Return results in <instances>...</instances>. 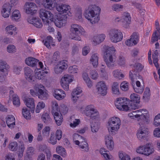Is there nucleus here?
Wrapping results in <instances>:
<instances>
[{
	"instance_id": "obj_9",
	"label": "nucleus",
	"mask_w": 160,
	"mask_h": 160,
	"mask_svg": "<svg viewBox=\"0 0 160 160\" xmlns=\"http://www.w3.org/2000/svg\"><path fill=\"white\" fill-rule=\"evenodd\" d=\"M34 88L37 92L39 98L45 100L48 98L49 95L43 85L41 84H36Z\"/></svg>"
},
{
	"instance_id": "obj_47",
	"label": "nucleus",
	"mask_w": 160,
	"mask_h": 160,
	"mask_svg": "<svg viewBox=\"0 0 160 160\" xmlns=\"http://www.w3.org/2000/svg\"><path fill=\"white\" fill-rule=\"evenodd\" d=\"M56 151L57 153L63 157H65L66 154L65 149L62 146H58L56 148Z\"/></svg>"
},
{
	"instance_id": "obj_15",
	"label": "nucleus",
	"mask_w": 160,
	"mask_h": 160,
	"mask_svg": "<svg viewBox=\"0 0 160 160\" xmlns=\"http://www.w3.org/2000/svg\"><path fill=\"white\" fill-rule=\"evenodd\" d=\"M96 89L98 93L101 95L104 96L107 93V88L104 81L98 82L96 85Z\"/></svg>"
},
{
	"instance_id": "obj_35",
	"label": "nucleus",
	"mask_w": 160,
	"mask_h": 160,
	"mask_svg": "<svg viewBox=\"0 0 160 160\" xmlns=\"http://www.w3.org/2000/svg\"><path fill=\"white\" fill-rule=\"evenodd\" d=\"M82 77L83 79L86 83L88 86L91 87L92 86V83L90 78L89 77L88 74L87 72H84L82 74Z\"/></svg>"
},
{
	"instance_id": "obj_25",
	"label": "nucleus",
	"mask_w": 160,
	"mask_h": 160,
	"mask_svg": "<svg viewBox=\"0 0 160 160\" xmlns=\"http://www.w3.org/2000/svg\"><path fill=\"white\" fill-rule=\"evenodd\" d=\"M106 37L105 35L104 34L97 35L94 36L93 42L94 45H96L102 42Z\"/></svg>"
},
{
	"instance_id": "obj_49",
	"label": "nucleus",
	"mask_w": 160,
	"mask_h": 160,
	"mask_svg": "<svg viewBox=\"0 0 160 160\" xmlns=\"http://www.w3.org/2000/svg\"><path fill=\"white\" fill-rule=\"evenodd\" d=\"M89 73L91 78L93 80L97 79L99 77V75L97 71L95 70H90Z\"/></svg>"
},
{
	"instance_id": "obj_31",
	"label": "nucleus",
	"mask_w": 160,
	"mask_h": 160,
	"mask_svg": "<svg viewBox=\"0 0 160 160\" xmlns=\"http://www.w3.org/2000/svg\"><path fill=\"white\" fill-rule=\"evenodd\" d=\"M117 64L121 67H125L126 65V59L124 56L120 54L116 61Z\"/></svg>"
},
{
	"instance_id": "obj_14",
	"label": "nucleus",
	"mask_w": 160,
	"mask_h": 160,
	"mask_svg": "<svg viewBox=\"0 0 160 160\" xmlns=\"http://www.w3.org/2000/svg\"><path fill=\"white\" fill-rule=\"evenodd\" d=\"M67 17L66 15L59 14L57 17L56 19H54L53 22L56 26L61 28L65 25L67 23Z\"/></svg>"
},
{
	"instance_id": "obj_10",
	"label": "nucleus",
	"mask_w": 160,
	"mask_h": 160,
	"mask_svg": "<svg viewBox=\"0 0 160 160\" xmlns=\"http://www.w3.org/2000/svg\"><path fill=\"white\" fill-rule=\"evenodd\" d=\"M128 101L125 98H118L115 102V106L117 109L125 111H128Z\"/></svg>"
},
{
	"instance_id": "obj_22",
	"label": "nucleus",
	"mask_w": 160,
	"mask_h": 160,
	"mask_svg": "<svg viewBox=\"0 0 160 160\" xmlns=\"http://www.w3.org/2000/svg\"><path fill=\"white\" fill-rule=\"evenodd\" d=\"M105 145L107 148L112 150L114 147V143L112 137L110 135H107L105 137Z\"/></svg>"
},
{
	"instance_id": "obj_40",
	"label": "nucleus",
	"mask_w": 160,
	"mask_h": 160,
	"mask_svg": "<svg viewBox=\"0 0 160 160\" xmlns=\"http://www.w3.org/2000/svg\"><path fill=\"white\" fill-rule=\"evenodd\" d=\"M42 119L43 122L47 124L49 123L51 120L49 114L47 112H44L42 114Z\"/></svg>"
},
{
	"instance_id": "obj_8",
	"label": "nucleus",
	"mask_w": 160,
	"mask_h": 160,
	"mask_svg": "<svg viewBox=\"0 0 160 160\" xmlns=\"http://www.w3.org/2000/svg\"><path fill=\"white\" fill-rule=\"evenodd\" d=\"M39 16L42 19L44 23L46 25H49V20H53V15L49 11L44 9H41L39 11Z\"/></svg>"
},
{
	"instance_id": "obj_64",
	"label": "nucleus",
	"mask_w": 160,
	"mask_h": 160,
	"mask_svg": "<svg viewBox=\"0 0 160 160\" xmlns=\"http://www.w3.org/2000/svg\"><path fill=\"white\" fill-rule=\"evenodd\" d=\"M120 160H130V158L127 154L120 153L119 155Z\"/></svg>"
},
{
	"instance_id": "obj_33",
	"label": "nucleus",
	"mask_w": 160,
	"mask_h": 160,
	"mask_svg": "<svg viewBox=\"0 0 160 160\" xmlns=\"http://www.w3.org/2000/svg\"><path fill=\"white\" fill-rule=\"evenodd\" d=\"M53 115L57 124L58 126L61 125L63 121V118L61 113L60 112H55Z\"/></svg>"
},
{
	"instance_id": "obj_56",
	"label": "nucleus",
	"mask_w": 160,
	"mask_h": 160,
	"mask_svg": "<svg viewBox=\"0 0 160 160\" xmlns=\"http://www.w3.org/2000/svg\"><path fill=\"white\" fill-rule=\"evenodd\" d=\"M52 114H54L55 112H59L58 111V104L55 101H53L52 102Z\"/></svg>"
},
{
	"instance_id": "obj_60",
	"label": "nucleus",
	"mask_w": 160,
	"mask_h": 160,
	"mask_svg": "<svg viewBox=\"0 0 160 160\" xmlns=\"http://www.w3.org/2000/svg\"><path fill=\"white\" fill-rule=\"evenodd\" d=\"M81 122L79 119H75L73 120L72 122L70 124V126L72 128H74L80 124Z\"/></svg>"
},
{
	"instance_id": "obj_7",
	"label": "nucleus",
	"mask_w": 160,
	"mask_h": 160,
	"mask_svg": "<svg viewBox=\"0 0 160 160\" xmlns=\"http://www.w3.org/2000/svg\"><path fill=\"white\" fill-rule=\"evenodd\" d=\"M108 35L110 41L115 43L121 41L123 38L122 32L120 30L115 28L110 30L108 32Z\"/></svg>"
},
{
	"instance_id": "obj_12",
	"label": "nucleus",
	"mask_w": 160,
	"mask_h": 160,
	"mask_svg": "<svg viewBox=\"0 0 160 160\" xmlns=\"http://www.w3.org/2000/svg\"><path fill=\"white\" fill-rule=\"evenodd\" d=\"M146 110L144 109L136 110L137 112V118L139 119L138 120V123L140 121H143L145 124H148L150 122L148 114Z\"/></svg>"
},
{
	"instance_id": "obj_30",
	"label": "nucleus",
	"mask_w": 160,
	"mask_h": 160,
	"mask_svg": "<svg viewBox=\"0 0 160 160\" xmlns=\"http://www.w3.org/2000/svg\"><path fill=\"white\" fill-rule=\"evenodd\" d=\"M122 22L126 23L124 27L126 28H128V24H130L131 22V17L130 14L126 12L124 13L122 16Z\"/></svg>"
},
{
	"instance_id": "obj_29",
	"label": "nucleus",
	"mask_w": 160,
	"mask_h": 160,
	"mask_svg": "<svg viewBox=\"0 0 160 160\" xmlns=\"http://www.w3.org/2000/svg\"><path fill=\"white\" fill-rule=\"evenodd\" d=\"M139 124L140 125V127L137 131V132H140L141 133H144L148 134V129L146 126V124H144L143 121H139Z\"/></svg>"
},
{
	"instance_id": "obj_63",
	"label": "nucleus",
	"mask_w": 160,
	"mask_h": 160,
	"mask_svg": "<svg viewBox=\"0 0 160 160\" xmlns=\"http://www.w3.org/2000/svg\"><path fill=\"white\" fill-rule=\"evenodd\" d=\"M57 138L53 134H51L48 142L52 144L55 145L57 143Z\"/></svg>"
},
{
	"instance_id": "obj_26",
	"label": "nucleus",
	"mask_w": 160,
	"mask_h": 160,
	"mask_svg": "<svg viewBox=\"0 0 160 160\" xmlns=\"http://www.w3.org/2000/svg\"><path fill=\"white\" fill-rule=\"evenodd\" d=\"M99 55L97 53L92 54L90 59V62L94 68L98 67V64Z\"/></svg>"
},
{
	"instance_id": "obj_27",
	"label": "nucleus",
	"mask_w": 160,
	"mask_h": 160,
	"mask_svg": "<svg viewBox=\"0 0 160 160\" xmlns=\"http://www.w3.org/2000/svg\"><path fill=\"white\" fill-rule=\"evenodd\" d=\"M10 66L5 61L0 60V71L6 72L5 76L8 74V72Z\"/></svg>"
},
{
	"instance_id": "obj_45",
	"label": "nucleus",
	"mask_w": 160,
	"mask_h": 160,
	"mask_svg": "<svg viewBox=\"0 0 160 160\" xmlns=\"http://www.w3.org/2000/svg\"><path fill=\"white\" fill-rule=\"evenodd\" d=\"M8 148L12 151H16L18 148L17 142L15 141L10 142L8 146Z\"/></svg>"
},
{
	"instance_id": "obj_38",
	"label": "nucleus",
	"mask_w": 160,
	"mask_h": 160,
	"mask_svg": "<svg viewBox=\"0 0 160 160\" xmlns=\"http://www.w3.org/2000/svg\"><path fill=\"white\" fill-rule=\"evenodd\" d=\"M5 30L7 33L10 35H12L13 34H15L16 33V28L12 25L8 26L6 28Z\"/></svg>"
},
{
	"instance_id": "obj_19",
	"label": "nucleus",
	"mask_w": 160,
	"mask_h": 160,
	"mask_svg": "<svg viewBox=\"0 0 160 160\" xmlns=\"http://www.w3.org/2000/svg\"><path fill=\"white\" fill-rule=\"evenodd\" d=\"M67 67L68 65L65 62V61H60L59 63L54 68V72L56 74H57L61 73L63 70L67 68Z\"/></svg>"
},
{
	"instance_id": "obj_62",
	"label": "nucleus",
	"mask_w": 160,
	"mask_h": 160,
	"mask_svg": "<svg viewBox=\"0 0 160 160\" xmlns=\"http://www.w3.org/2000/svg\"><path fill=\"white\" fill-rule=\"evenodd\" d=\"M100 71L102 77L105 79H108V74L105 69V68H101Z\"/></svg>"
},
{
	"instance_id": "obj_11",
	"label": "nucleus",
	"mask_w": 160,
	"mask_h": 160,
	"mask_svg": "<svg viewBox=\"0 0 160 160\" xmlns=\"http://www.w3.org/2000/svg\"><path fill=\"white\" fill-rule=\"evenodd\" d=\"M25 62L27 65L32 67L35 66L38 62V66L43 71L47 69V66L46 65H44L42 62H39L38 59L32 57H29L26 58L25 59Z\"/></svg>"
},
{
	"instance_id": "obj_36",
	"label": "nucleus",
	"mask_w": 160,
	"mask_h": 160,
	"mask_svg": "<svg viewBox=\"0 0 160 160\" xmlns=\"http://www.w3.org/2000/svg\"><path fill=\"white\" fill-rule=\"evenodd\" d=\"M113 77L119 79H122L124 77V75L122 72V71L118 69H115L112 72Z\"/></svg>"
},
{
	"instance_id": "obj_37",
	"label": "nucleus",
	"mask_w": 160,
	"mask_h": 160,
	"mask_svg": "<svg viewBox=\"0 0 160 160\" xmlns=\"http://www.w3.org/2000/svg\"><path fill=\"white\" fill-rule=\"evenodd\" d=\"M42 42L44 45L48 48H50V45L53 46L54 45L52 42V38L50 36H48L45 40H43Z\"/></svg>"
},
{
	"instance_id": "obj_41",
	"label": "nucleus",
	"mask_w": 160,
	"mask_h": 160,
	"mask_svg": "<svg viewBox=\"0 0 160 160\" xmlns=\"http://www.w3.org/2000/svg\"><path fill=\"white\" fill-rule=\"evenodd\" d=\"M130 101L135 102L136 103H139L140 102V97L136 93L132 94L130 96Z\"/></svg>"
},
{
	"instance_id": "obj_59",
	"label": "nucleus",
	"mask_w": 160,
	"mask_h": 160,
	"mask_svg": "<svg viewBox=\"0 0 160 160\" xmlns=\"http://www.w3.org/2000/svg\"><path fill=\"white\" fill-rule=\"evenodd\" d=\"M82 90L80 87H78L74 89L72 93V95L78 96L79 95L82 94Z\"/></svg>"
},
{
	"instance_id": "obj_57",
	"label": "nucleus",
	"mask_w": 160,
	"mask_h": 160,
	"mask_svg": "<svg viewBox=\"0 0 160 160\" xmlns=\"http://www.w3.org/2000/svg\"><path fill=\"white\" fill-rule=\"evenodd\" d=\"M123 8L122 5L116 3L112 5V9L114 11L118 12L120 11Z\"/></svg>"
},
{
	"instance_id": "obj_39",
	"label": "nucleus",
	"mask_w": 160,
	"mask_h": 160,
	"mask_svg": "<svg viewBox=\"0 0 160 160\" xmlns=\"http://www.w3.org/2000/svg\"><path fill=\"white\" fill-rule=\"evenodd\" d=\"M129 77L132 82H134L135 79H141L142 80V77L135 71H130Z\"/></svg>"
},
{
	"instance_id": "obj_43",
	"label": "nucleus",
	"mask_w": 160,
	"mask_h": 160,
	"mask_svg": "<svg viewBox=\"0 0 160 160\" xmlns=\"http://www.w3.org/2000/svg\"><path fill=\"white\" fill-rule=\"evenodd\" d=\"M6 50L8 53L13 54L16 52L17 48L14 45L9 44L7 47Z\"/></svg>"
},
{
	"instance_id": "obj_55",
	"label": "nucleus",
	"mask_w": 160,
	"mask_h": 160,
	"mask_svg": "<svg viewBox=\"0 0 160 160\" xmlns=\"http://www.w3.org/2000/svg\"><path fill=\"white\" fill-rule=\"evenodd\" d=\"M22 113L24 117L27 119H30L31 118L29 110L27 108H23L22 109Z\"/></svg>"
},
{
	"instance_id": "obj_20",
	"label": "nucleus",
	"mask_w": 160,
	"mask_h": 160,
	"mask_svg": "<svg viewBox=\"0 0 160 160\" xmlns=\"http://www.w3.org/2000/svg\"><path fill=\"white\" fill-rule=\"evenodd\" d=\"M24 74L25 79L28 82H32L34 81L33 72L30 68H24Z\"/></svg>"
},
{
	"instance_id": "obj_3",
	"label": "nucleus",
	"mask_w": 160,
	"mask_h": 160,
	"mask_svg": "<svg viewBox=\"0 0 160 160\" xmlns=\"http://www.w3.org/2000/svg\"><path fill=\"white\" fill-rule=\"evenodd\" d=\"M122 122L120 118L113 116L110 118L107 122L106 126L109 133L116 134L120 128Z\"/></svg>"
},
{
	"instance_id": "obj_58",
	"label": "nucleus",
	"mask_w": 160,
	"mask_h": 160,
	"mask_svg": "<svg viewBox=\"0 0 160 160\" xmlns=\"http://www.w3.org/2000/svg\"><path fill=\"white\" fill-rule=\"evenodd\" d=\"M129 84L128 82L126 81H124L122 82L120 85L121 89L123 91L128 90L129 88Z\"/></svg>"
},
{
	"instance_id": "obj_13",
	"label": "nucleus",
	"mask_w": 160,
	"mask_h": 160,
	"mask_svg": "<svg viewBox=\"0 0 160 160\" xmlns=\"http://www.w3.org/2000/svg\"><path fill=\"white\" fill-rule=\"evenodd\" d=\"M74 79L73 75L68 74H65L62 77L61 80V84L65 90H68L69 84L72 82Z\"/></svg>"
},
{
	"instance_id": "obj_48",
	"label": "nucleus",
	"mask_w": 160,
	"mask_h": 160,
	"mask_svg": "<svg viewBox=\"0 0 160 160\" xmlns=\"http://www.w3.org/2000/svg\"><path fill=\"white\" fill-rule=\"evenodd\" d=\"M150 89L148 88H146L143 93V98L146 101H148L150 99Z\"/></svg>"
},
{
	"instance_id": "obj_53",
	"label": "nucleus",
	"mask_w": 160,
	"mask_h": 160,
	"mask_svg": "<svg viewBox=\"0 0 160 160\" xmlns=\"http://www.w3.org/2000/svg\"><path fill=\"white\" fill-rule=\"evenodd\" d=\"M13 104L17 107L19 106L20 104L19 99L18 96L15 94L12 95V98Z\"/></svg>"
},
{
	"instance_id": "obj_1",
	"label": "nucleus",
	"mask_w": 160,
	"mask_h": 160,
	"mask_svg": "<svg viewBox=\"0 0 160 160\" xmlns=\"http://www.w3.org/2000/svg\"><path fill=\"white\" fill-rule=\"evenodd\" d=\"M101 8L94 5H90L84 11L85 18L92 24H95L99 21V14Z\"/></svg>"
},
{
	"instance_id": "obj_16",
	"label": "nucleus",
	"mask_w": 160,
	"mask_h": 160,
	"mask_svg": "<svg viewBox=\"0 0 160 160\" xmlns=\"http://www.w3.org/2000/svg\"><path fill=\"white\" fill-rule=\"evenodd\" d=\"M37 8L36 5L33 2H27L25 3L24 9L26 12L28 14H33L36 13Z\"/></svg>"
},
{
	"instance_id": "obj_4",
	"label": "nucleus",
	"mask_w": 160,
	"mask_h": 160,
	"mask_svg": "<svg viewBox=\"0 0 160 160\" xmlns=\"http://www.w3.org/2000/svg\"><path fill=\"white\" fill-rule=\"evenodd\" d=\"M70 31L71 32V38L72 39L77 41H81L80 35L84 36L88 35L87 33L84 29L80 25L72 24L71 25Z\"/></svg>"
},
{
	"instance_id": "obj_21",
	"label": "nucleus",
	"mask_w": 160,
	"mask_h": 160,
	"mask_svg": "<svg viewBox=\"0 0 160 160\" xmlns=\"http://www.w3.org/2000/svg\"><path fill=\"white\" fill-rule=\"evenodd\" d=\"M57 10L61 13L64 14L70 12V6L67 4H60L57 5L56 7Z\"/></svg>"
},
{
	"instance_id": "obj_23",
	"label": "nucleus",
	"mask_w": 160,
	"mask_h": 160,
	"mask_svg": "<svg viewBox=\"0 0 160 160\" xmlns=\"http://www.w3.org/2000/svg\"><path fill=\"white\" fill-rule=\"evenodd\" d=\"M26 106L31 109V112H34L35 109L34 100L32 98H26L24 99Z\"/></svg>"
},
{
	"instance_id": "obj_34",
	"label": "nucleus",
	"mask_w": 160,
	"mask_h": 160,
	"mask_svg": "<svg viewBox=\"0 0 160 160\" xmlns=\"http://www.w3.org/2000/svg\"><path fill=\"white\" fill-rule=\"evenodd\" d=\"M21 15L19 11L15 10L13 12L11 16V19L13 21L18 22L20 20Z\"/></svg>"
},
{
	"instance_id": "obj_24",
	"label": "nucleus",
	"mask_w": 160,
	"mask_h": 160,
	"mask_svg": "<svg viewBox=\"0 0 160 160\" xmlns=\"http://www.w3.org/2000/svg\"><path fill=\"white\" fill-rule=\"evenodd\" d=\"M53 96L57 100H60L65 98L66 94L65 92L60 89H56L54 90Z\"/></svg>"
},
{
	"instance_id": "obj_18",
	"label": "nucleus",
	"mask_w": 160,
	"mask_h": 160,
	"mask_svg": "<svg viewBox=\"0 0 160 160\" xmlns=\"http://www.w3.org/2000/svg\"><path fill=\"white\" fill-rule=\"evenodd\" d=\"M28 22L32 24L35 27L41 28L42 27V24L41 20L38 18L29 17L27 19Z\"/></svg>"
},
{
	"instance_id": "obj_5",
	"label": "nucleus",
	"mask_w": 160,
	"mask_h": 160,
	"mask_svg": "<svg viewBox=\"0 0 160 160\" xmlns=\"http://www.w3.org/2000/svg\"><path fill=\"white\" fill-rule=\"evenodd\" d=\"M82 113L92 120H98L100 119V115L98 110L92 105L86 106Z\"/></svg>"
},
{
	"instance_id": "obj_46",
	"label": "nucleus",
	"mask_w": 160,
	"mask_h": 160,
	"mask_svg": "<svg viewBox=\"0 0 160 160\" xmlns=\"http://www.w3.org/2000/svg\"><path fill=\"white\" fill-rule=\"evenodd\" d=\"M158 52L157 50H156L152 54V58L153 59V63L156 68L158 67Z\"/></svg>"
},
{
	"instance_id": "obj_28",
	"label": "nucleus",
	"mask_w": 160,
	"mask_h": 160,
	"mask_svg": "<svg viewBox=\"0 0 160 160\" xmlns=\"http://www.w3.org/2000/svg\"><path fill=\"white\" fill-rule=\"evenodd\" d=\"M6 121L7 126L10 128H12L15 125V118L12 115H9L6 118Z\"/></svg>"
},
{
	"instance_id": "obj_42",
	"label": "nucleus",
	"mask_w": 160,
	"mask_h": 160,
	"mask_svg": "<svg viewBox=\"0 0 160 160\" xmlns=\"http://www.w3.org/2000/svg\"><path fill=\"white\" fill-rule=\"evenodd\" d=\"M45 103L43 101L38 102L36 107L35 112L37 113H39L42 109L45 108Z\"/></svg>"
},
{
	"instance_id": "obj_52",
	"label": "nucleus",
	"mask_w": 160,
	"mask_h": 160,
	"mask_svg": "<svg viewBox=\"0 0 160 160\" xmlns=\"http://www.w3.org/2000/svg\"><path fill=\"white\" fill-rule=\"evenodd\" d=\"M118 86V83L117 82H114L113 83L112 86V91L113 93L116 94H119Z\"/></svg>"
},
{
	"instance_id": "obj_54",
	"label": "nucleus",
	"mask_w": 160,
	"mask_h": 160,
	"mask_svg": "<svg viewBox=\"0 0 160 160\" xmlns=\"http://www.w3.org/2000/svg\"><path fill=\"white\" fill-rule=\"evenodd\" d=\"M138 103L131 101L129 102H128V111L131 109H135L137 108H138L137 104Z\"/></svg>"
},
{
	"instance_id": "obj_51",
	"label": "nucleus",
	"mask_w": 160,
	"mask_h": 160,
	"mask_svg": "<svg viewBox=\"0 0 160 160\" xmlns=\"http://www.w3.org/2000/svg\"><path fill=\"white\" fill-rule=\"evenodd\" d=\"M91 131L93 132H96L99 129V125L98 123L93 122L91 124Z\"/></svg>"
},
{
	"instance_id": "obj_6",
	"label": "nucleus",
	"mask_w": 160,
	"mask_h": 160,
	"mask_svg": "<svg viewBox=\"0 0 160 160\" xmlns=\"http://www.w3.org/2000/svg\"><path fill=\"white\" fill-rule=\"evenodd\" d=\"M72 139L74 143L78 145L80 149L84 152L88 151V145L85 138L75 133L72 135Z\"/></svg>"
},
{
	"instance_id": "obj_2",
	"label": "nucleus",
	"mask_w": 160,
	"mask_h": 160,
	"mask_svg": "<svg viewBox=\"0 0 160 160\" xmlns=\"http://www.w3.org/2000/svg\"><path fill=\"white\" fill-rule=\"evenodd\" d=\"M104 58L107 66L110 68H113L116 66L114 52L116 51L113 47L104 46L103 47Z\"/></svg>"
},
{
	"instance_id": "obj_50",
	"label": "nucleus",
	"mask_w": 160,
	"mask_h": 160,
	"mask_svg": "<svg viewBox=\"0 0 160 160\" xmlns=\"http://www.w3.org/2000/svg\"><path fill=\"white\" fill-rule=\"evenodd\" d=\"M50 128L48 126L45 127L42 130V135L43 138H48L49 135Z\"/></svg>"
},
{
	"instance_id": "obj_44",
	"label": "nucleus",
	"mask_w": 160,
	"mask_h": 160,
	"mask_svg": "<svg viewBox=\"0 0 160 160\" xmlns=\"http://www.w3.org/2000/svg\"><path fill=\"white\" fill-rule=\"evenodd\" d=\"M35 149L34 147L30 146L27 148L26 153L28 158H31L32 155L35 154Z\"/></svg>"
},
{
	"instance_id": "obj_32",
	"label": "nucleus",
	"mask_w": 160,
	"mask_h": 160,
	"mask_svg": "<svg viewBox=\"0 0 160 160\" xmlns=\"http://www.w3.org/2000/svg\"><path fill=\"white\" fill-rule=\"evenodd\" d=\"M154 149L150 143H147L145 145V155L148 156L153 153Z\"/></svg>"
},
{
	"instance_id": "obj_17",
	"label": "nucleus",
	"mask_w": 160,
	"mask_h": 160,
	"mask_svg": "<svg viewBox=\"0 0 160 160\" xmlns=\"http://www.w3.org/2000/svg\"><path fill=\"white\" fill-rule=\"evenodd\" d=\"M139 40V34L136 32H134L131 36L130 38L126 41L125 44L128 46H131L136 45Z\"/></svg>"
},
{
	"instance_id": "obj_61",
	"label": "nucleus",
	"mask_w": 160,
	"mask_h": 160,
	"mask_svg": "<svg viewBox=\"0 0 160 160\" xmlns=\"http://www.w3.org/2000/svg\"><path fill=\"white\" fill-rule=\"evenodd\" d=\"M153 124L156 127L160 126V114L155 117Z\"/></svg>"
}]
</instances>
